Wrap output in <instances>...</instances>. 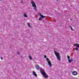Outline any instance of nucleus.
I'll return each mask as SVG.
<instances>
[{
	"mask_svg": "<svg viewBox=\"0 0 79 79\" xmlns=\"http://www.w3.org/2000/svg\"><path fill=\"white\" fill-rule=\"evenodd\" d=\"M29 59L30 60H32V57H31V56H29Z\"/></svg>",
	"mask_w": 79,
	"mask_h": 79,
	"instance_id": "obj_10",
	"label": "nucleus"
},
{
	"mask_svg": "<svg viewBox=\"0 0 79 79\" xmlns=\"http://www.w3.org/2000/svg\"><path fill=\"white\" fill-rule=\"evenodd\" d=\"M39 21H42V18H40L38 19Z\"/></svg>",
	"mask_w": 79,
	"mask_h": 79,
	"instance_id": "obj_14",
	"label": "nucleus"
},
{
	"mask_svg": "<svg viewBox=\"0 0 79 79\" xmlns=\"http://www.w3.org/2000/svg\"><path fill=\"white\" fill-rule=\"evenodd\" d=\"M0 1H2V0H0Z\"/></svg>",
	"mask_w": 79,
	"mask_h": 79,
	"instance_id": "obj_29",
	"label": "nucleus"
},
{
	"mask_svg": "<svg viewBox=\"0 0 79 79\" xmlns=\"http://www.w3.org/2000/svg\"><path fill=\"white\" fill-rule=\"evenodd\" d=\"M55 11H56V10H55Z\"/></svg>",
	"mask_w": 79,
	"mask_h": 79,
	"instance_id": "obj_31",
	"label": "nucleus"
},
{
	"mask_svg": "<svg viewBox=\"0 0 79 79\" xmlns=\"http://www.w3.org/2000/svg\"><path fill=\"white\" fill-rule=\"evenodd\" d=\"M70 20H71V21H72V19H70Z\"/></svg>",
	"mask_w": 79,
	"mask_h": 79,
	"instance_id": "obj_26",
	"label": "nucleus"
},
{
	"mask_svg": "<svg viewBox=\"0 0 79 79\" xmlns=\"http://www.w3.org/2000/svg\"><path fill=\"white\" fill-rule=\"evenodd\" d=\"M71 60L72 61V62L73 61V59L71 58Z\"/></svg>",
	"mask_w": 79,
	"mask_h": 79,
	"instance_id": "obj_21",
	"label": "nucleus"
},
{
	"mask_svg": "<svg viewBox=\"0 0 79 79\" xmlns=\"http://www.w3.org/2000/svg\"><path fill=\"white\" fill-rule=\"evenodd\" d=\"M73 75V76H76V75H77V72L76 71H74L72 72V73Z\"/></svg>",
	"mask_w": 79,
	"mask_h": 79,
	"instance_id": "obj_5",
	"label": "nucleus"
},
{
	"mask_svg": "<svg viewBox=\"0 0 79 79\" xmlns=\"http://www.w3.org/2000/svg\"><path fill=\"white\" fill-rule=\"evenodd\" d=\"M31 1H32H32H33V0H31Z\"/></svg>",
	"mask_w": 79,
	"mask_h": 79,
	"instance_id": "obj_28",
	"label": "nucleus"
},
{
	"mask_svg": "<svg viewBox=\"0 0 79 79\" xmlns=\"http://www.w3.org/2000/svg\"><path fill=\"white\" fill-rule=\"evenodd\" d=\"M1 60H3V58H2V57H1Z\"/></svg>",
	"mask_w": 79,
	"mask_h": 79,
	"instance_id": "obj_22",
	"label": "nucleus"
},
{
	"mask_svg": "<svg viewBox=\"0 0 79 79\" xmlns=\"http://www.w3.org/2000/svg\"><path fill=\"white\" fill-rule=\"evenodd\" d=\"M75 46L76 47H77V48H79V44H75Z\"/></svg>",
	"mask_w": 79,
	"mask_h": 79,
	"instance_id": "obj_8",
	"label": "nucleus"
},
{
	"mask_svg": "<svg viewBox=\"0 0 79 79\" xmlns=\"http://www.w3.org/2000/svg\"><path fill=\"white\" fill-rule=\"evenodd\" d=\"M44 58H47V56H46V55H44Z\"/></svg>",
	"mask_w": 79,
	"mask_h": 79,
	"instance_id": "obj_20",
	"label": "nucleus"
},
{
	"mask_svg": "<svg viewBox=\"0 0 79 79\" xmlns=\"http://www.w3.org/2000/svg\"><path fill=\"white\" fill-rule=\"evenodd\" d=\"M41 18H45V16H44L43 15H42L41 16Z\"/></svg>",
	"mask_w": 79,
	"mask_h": 79,
	"instance_id": "obj_9",
	"label": "nucleus"
},
{
	"mask_svg": "<svg viewBox=\"0 0 79 79\" xmlns=\"http://www.w3.org/2000/svg\"><path fill=\"white\" fill-rule=\"evenodd\" d=\"M75 50L77 51V50H78V48L77 47V48H75Z\"/></svg>",
	"mask_w": 79,
	"mask_h": 79,
	"instance_id": "obj_17",
	"label": "nucleus"
},
{
	"mask_svg": "<svg viewBox=\"0 0 79 79\" xmlns=\"http://www.w3.org/2000/svg\"><path fill=\"white\" fill-rule=\"evenodd\" d=\"M23 21L22 20H21L20 21V22H21H21H23Z\"/></svg>",
	"mask_w": 79,
	"mask_h": 79,
	"instance_id": "obj_24",
	"label": "nucleus"
},
{
	"mask_svg": "<svg viewBox=\"0 0 79 79\" xmlns=\"http://www.w3.org/2000/svg\"><path fill=\"white\" fill-rule=\"evenodd\" d=\"M32 2H33V3ZM31 4H32V6H33V7H34V8H33L34 10H36V6L35 5V2H34V1H32V2H31Z\"/></svg>",
	"mask_w": 79,
	"mask_h": 79,
	"instance_id": "obj_4",
	"label": "nucleus"
},
{
	"mask_svg": "<svg viewBox=\"0 0 79 79\" xmlns=\"http://www.w3.org/2000/svg\"><path fill=\"white\" fill-rule=\"evenodd\" d=\"M70 28L71 29V30H72V31H74V30H73V27H70Z\"/></svg>",
	"mask_w": 79,
	"mask_h": 79,
	"instance_id": "obj_18",
	"label": "nucleus"
},
{
	"mask_svg": "<svg viewBox=\"0 0 79 79\" xmlns=\"http://www.w3.org/2000/svg\"><path fill=\"white\" fill-rule=\"evenodd\" d=\"M46 61L48 62V63L50 67H52V64L51 63V61H50L49 60L48 58H46Z\"/></svg>",
	"mask_w": 79,
	"mask_h": 79,
	"instance_id": "obj_3",
	"label": "nucleus"
},
{
	"mask_svg": "<svg viewBox=\"0 0 79 79\" xmlns=\"http://www.w3.org/2000/svg\"><path fill=\"white\" fill-rule=\"evenodd\" d=\"M35 67L37 70L39 71V68H40V67L38 65H35Z\"/></svg>",
	"mask_w": 79,
	"mask_h": 79,
	"instance_id": "obj_6",
	"label": "nucleus"
},
{
	"mask_svg": "<svg viewBox=\"0 0 79 79\" xmlns=\"http://www.w3.org/2000/svg\"><path fill=\"white\" fill-rule=\"evenodd\" d=\"M21 3L23 4V1H21Z\"/></svg>",
	"mask_w": 79,
	"mask_h": 79,
	"instance_id": "obj_25",
	"label": "nucleus"
},
{
	"mask_svg": "<svg viewBox=\"0 0 79 79\" xmlns=\"http://www.w3.org/2000/svg\"><path fill=\"white\" fill-rule=\"evenodd\" d=\"M17 54L18 55H19V52H18L17 53Z\"/></svg>",
	"mask_w": 79,
	"mask_h": 79,
	"instance_id": "obj_23",
	"label": "nucleus"
},
{
	"mask_svg": "<svg viewBox=\"0 0 79 79\" xmlns=\"http://www.w3.org/2000/svg\"><path fill=\"white\" fill-rule=\"evenodd\" d=\"M24 17H25V18H27V15H26V14H24Z\"/></svg>",
	"mask_w": 79,
	"mask_h": 79,
	"instance_id": "obj_11",
	"label": "nucleus"
},
{
	"mask_svg": "<svg viewBox=\"0 0 79 79\" xmlns=\"http://www.w3.org/2000/svg\"><path fill=\"white\" fill-rule=\"evenodd\" d=\"M38 14H39V15L40 16V17H41V16L42 15V14H41V13H39Z\"/></svg>",
	"mask_w": 79,
	"mask_h": 79,
	"instance_id": "obj_16",
	"label": "nucleus"
},
{
	"mask_svg": "<svg viewBox=\"0 0 79 79\" xmlns=\"http://www.w3.org/2000/svg\"><path fill=\"white\" fill-rule=\"evenodd\" d=\"M56 0V1H57V2L58 1V0Z\"/></svg>",
	"mask_w": 79,
	"mask_h": 79,
	"instance_id": "obj_27",
	"label": "nucleus"
},
{
	"mask_svg": "<svg viewBox=\"0 0 79 79\" xmlns=\"http://www.w3.org/2000/svg\"><path fill=\"white\" fill-rule=\"evenodd\" d=\"M33 74L34 76H35V77H37V74H36V73H35L34 71H33Z\"/></svg>",
	"mask_w": 79,
	"mask_h": 79,
	"instance_id": "obj_7",
	"label": "nucleus"
},
{
	"mask_svg": "<svg viewBox=\"0 0 79 79\" xmlns=\"http://www.w3.org/2000/svg\"><path fill=\"white\" fill-rule=\"evenodd\" d=\"M39 69L41 74L43 75V76H44V77L45 79L48 78V76L47 74L45 72V71H44V70L43 69L42 67H40Z\"/></svg>",
	"mask_w": 79,
	"mask_h": 79,
	"instance_id": "obj_1",
	"label": "nucleus"
},
{
	"mask_svg": "<svg viewBox=\"0 0 79 79\" xmlns=\"http://www.w3.org/2000/svg\"><path fill=\"white\" fill-rule=\"evenodd\" d=\"M27 25L29 27H31V25H30L29 23H27Z\"/></svg>",
	"mask_w": 79,
	"mask_h": 79,
	"instance_id": "obj_13",
	"label": "nucleus"
},
{
	"mask_svg": "<svg viewBox=\"0 0 79 79\" xmlns=\"http://www.w3.org/2000/svg\"><path fill=\"white\" fill-rule=\"evenodd\" d=\"M68 61H69V63H71L72 62V61L70 59H68Z\"/></svg>",
	"mask_w": 79,
	"mask_h": 79,
	"instance_id": "obj_12",
	"label": "nucleus"
},
{
	"mask_svg": "<svg viewBox=\"0 0 79 79\" xmlns=\"http://www.w3.org/2000/svg\"><path fill=\"white\" fill-rule=\"evenodd\" d=\"M55 11H56V10H55Z\"/></svg>",
	"mask_w": 79,
	"mask_h": 79,
	"instance_id": "obj_30",
	"label": "nucleus"
},
{
	"mask_svg": "<svg viewBox=\"0 0 79 79\" xmlns=\"http://www.w3.org/2000/svg\"><path fill=\"white\" fill-rule=\"evenodd\" d=\"M67 58L68 60H69V59H70V56H69V55L67 56Z\"/></svg>",
	"mask_w": 79,
	"mask_h": 79,
	"instance_id": "obj_15",
	"label": "nucleus"
},
{
	"mask_svg": "<svg viewBox=\"0 0 79 79\" xmlns=\"http://www.w3.org/2000/svg\"><path fill=\"white\" fill-rule=\"evenodd\" d=\"M20 57L21 59V60H22V59H24V57H23L21 56Z\"/></svg>",
	"mask_w": 79,
	"mask_h": 79,
	"instance_id": "obj_19",
	"label": "nucleus"
},
{
	"mask_svg": "<svg viewBox=\"0 0 79 79\" xmlns=\"http://www.w3.org/2000/svg\"><path fill=\"white\" fill-rule=\"evenodd\" d=\"M54 53L57 57V58L58 59V60H60L61 58V56L60 55V53H59L56 52V51L55 50L54 51Z\"/></svg>",
	"mask_w": 79,
	"mask_h": 79,
	"instance_id": "obj_2",
	"label": "nucleus"
}]
</instances>
